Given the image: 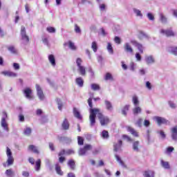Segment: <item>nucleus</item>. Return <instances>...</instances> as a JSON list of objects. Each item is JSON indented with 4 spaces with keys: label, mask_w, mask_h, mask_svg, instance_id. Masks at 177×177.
<instances>
[{
    "label": "nucleus",
    "mask_w": 177,
    "mask_h": 177,
    "mask_svg": "<svg viewBox=\"0 0 177 177\" xmlns=\"http://www.w3.org/2000/svg\"><path fill=\"white\" fill-rule=\"evenodd\" d=\"M57 103L58 105L59 110L62 111V108L63 107V103L62 102V100L60 99L57 98Z\"/></svg>",
    "instance_id": "37998d69"
},
{
    "label": "nucleus",
    "mask_w": 177,
    "mask_h": 177,
    "mask_svg": "<svg viewBox=\"0 0 177 177\" xmlns=\"http://www.w3.org/2000/svg\"><path fill=\"white\" fill-rule=\"evenodd\" d=\"M171 138L173 140H177V126L171 129Z\"/></svg>",
    "instance_id": "aec40b11"
},
{
    "label": "nucleus",
    "mask_w": 177,
    "mask_h": 177,
    "mask_svg": "<svg viewBox=\"0 0 177 177\" xmlns=\"http://www.w3.org/2000/svg\"><path fill=\"white\" fill-rule=\"evenodd\" d=\"M129 105H126L124 106V108L122 109V113L123 114V115H127V111L129 110Z\"/></svg>",
    "instance_id": "58836bf2"
},
{
    "label": "nucleus",
    "mask_w": 177,
    "mask_h": 177,
    "mask_svg": "<svg viewBox=\"0 0 177 177\" xmlns=\"http://www.w3.org/2000/svg\"><path fill=\"white\" fill-rule=\"evenodd\" d=\"M133 149L134 151H139V141H136L133 143Z\"/></svg>",
    "instance_id": "473e14b6"
},
{
    "label": "nucleus",
    "mask_w": 177,
    "mask_h": 177,
    "mask_svg": "<svg viewBox=\"0 0 177 177\" xmlns=\"http://www.w3.org/2000/svg\"><path fill=\"white\" fill-rule=\"evenodd\" d=\"M131 42L133 45H134V46H136V48H138V49L140 53H143V49H144L143 45L140 44L136 40H131Z\"/></svg>",
    "instance_id": "f8f14e48"
},
{
    "label": "nucleus",
    "mask_w": 177,
    "mask_h": 177,
    "mask_svg": "<svg viewBox=\"0 0 177 177\" xmlns=\"http://www.w3.org/2000/svg\"><path fill=\"white\" fill-rule=\"evenodd\" d=\"M42 41L45 45H47L48 46H49V41H48V38L44 37L43 38Z\"/></svg>",
    "instance_id": "774afa93"
},
{
    "label": "nucleus",
    "mask_w": 177,
    "mask_h": 177,
    "mask_svg": "<svg viewBox=\"0 0 177 177\" xmlns=\"http://www.w3.org/2000/svg\"><path fill=\"white\" fill-rule=\"evenodd\" d=\"M142 122H143V119L139 118L136 122V124L138 125V127H139L140 128V127H142Z\"/></svg>",
    "instance_id": "603ef678"
},
{
    "label": "nucleus",
    "mask_w": 177,
    "mask_h": 177,
    "mask_svg": "<svg viewBox=\"0 0 177 177\" xmlns=\"http://www.w3.org/2000/svg\"><path fill=\"white\" fill-rule=\"evenodd\" d=\"M97 117H98V119L100 120V122L102 127H104V125H107V124H109L110 122V119L109 118V117L103 115V113H102V112H100V109H99V113H98Z\"/></svg>",
    "instance_id": "7ed1b4c3"
},
{
    "label": "nucleus",
    "mask_w": 177,
    "mask_h": 177,
    "mask_svg": "<svg viewBox=\"0 0 177 177\" xmlns=\"http://www.w3.org/2000/svg\"><path fill=\"white\" fill-rule=\"evenodd\" d=\"M55 171L57 174V175H59L60 176H63L64 172L62 171V167L59 163L55 164Z\"/></svg>",
    "instance_id": "a211bd4d"
},
{
    "label": "nucleus",
    "mask_w": 177,
    "mask_h": 177,
    "mask_svg": "<svg viewBox=\"0 0 177 177\" xmlns=\"http://www.w3.org/2000/svg\"><path fill=\"white\" fill-rule=\"evenodd\" d=\"M135 68H136V64L134 62H131L130 64V70L131 71H135Z\"/></svg>",
    "instance_id": "8fccbe9b"
},
{
    "label": "nucleus",
    "mask_w": 177,
    "mask_h": 177,
    "mask_svg": "<svg viewBox=\"0 0 177 177\" xmlns=\"http://www.w3.org/2000/svg\"><path fill=\"white\" fill-rule=\"evenodd\" d=\"M157 133H159L160 136H161L162 139H165L167 138V136L165 135V133L162 130L158 131Z\"/></svg>",
    "instance_id": "a18cd8bd"
},
{
    "label": "nucleus",
    "mask_w": 177,
    "mask_h": 177,
    "mask_svg": "<svg viewBox=\"0 0 177 177\" xmlns=\"http://www.w3.org/2000/svg\"><path fill=\"white\" fill-rule=\"evenodd\" d=\"M75 31L77 34H81V28L77 24L75 25Z\"/></svg>",
    "instance_id": "09e8293b"
},
{
    "label": "nucleus",
    "mask_w": 177,
    "mask_h": 177,
    "mask_svg": "<svg viewBox=\"0 0 177 177\" xmlns=\"http://www.w3.org/2000/svg\"><path fill=\"white\" fill-rule=\"evenodd\" d=\"M154 120H156V122L158 123V125L167 124L168 122V120H167L165 118L159 116H156L154 118Z\"/></svg>",
    "instance_id": "ddd939ff"
},
{
    "label": "nucleus",
    "mask_w": 177,
    "mask_h": 177,
    "mask_svg": "<svg viewBox=\"0 0 177 177\" xmlns=\"http://www.w3.org/2000/svg\"><path fill=\"white\" fill-rule=\"evenodd\" d=\"M92 150V145H86L83 148H80L79 150V156H85L86 154V151Z\"/></svg>",
    "instance_id": "423d86ee"
},
{
    "label": "nucleus",
    "mask_w": 177,
    "mask_h": 177,
    "mask_svg": "<svg viewBox=\"0 0 177 177\" xmlns=\"http://www.w3.org/2000/svg\"><path fill=\"white\" fill-rule=\"evenodd\" d=\"M167 50L170 53H172V55L177 56V47H169Z\"/></svg>",
    "instance_id": "cd10ccee"
},
{
    "label": "nucleus",
    "mask_w": 177,
    "mask_h": 177,
    "mask_svg": "<svg viewBox=\"0 0 177 177\" xmlns=\"http://www.w3.org/2000/svg\"><path fill=\"white\" fill-rule=\"evenodd\" d=\"M62 127L63 129L65 131H67L70 128V123L68 122V120L67 119H64V122H62Z\"/></svg>",
    "instance_id": "6ab92c4d"
},
{
    "label": "nucleus",
    "mask_w": 177,
    "mask_h": 177,
    "mask_svg": "<svg viewBox=\"0 0 177 177\" xmlns=\"http://www.w3.org/2000/svg\"><path fill=\"white\" fill-rule=\"evenodd\" d=\"M6 154H7V164L8 166L13 165V162H15V158H13V156L12 153V151L9 147H7L6 148Z\"/></svg>",
    "instance_id": "39448f33"
},
{
    "label": "nucleus",
    "mask_w": 177,
    "mask_h": 177,
    "mask_svg": "<svg viewBox=\"0 0 177 177\" xmlns=\"http://www.w3.org/2000/svg\"><path fill=\"white\" fill-rule=\"evenodd\" d=\"M28 150L29 151H32V153H35V154H39V151L38 150V147H37L35 145H29Z\"/></svg>",
    "instance_id": "dca6fc26"
},
{
    "label": "nucleus",
    "mask_w": 177,
    "mask_h": 177,
    "mask_svg": "<svg viewBox=\"0 0 177 177\" xmlns=\"http://www.w3.org/2000/svg\"><path fill=\"white\" fill-rule=\"evenodd\" d=\"M12 174H13V171H12V169H7L6 171V174L7 176H12Z\"/></svg>",
    "instance_id": "13d9d810"
},
{
    "label": "nucleus",
    "mask_w": 177,
    "mask_h": 177,
    "mask_svg": "<svg viewBox=\"0 0 177 177\" xmlns=\"http://www.w3.org/2000/svg\"><path fill=\"white\" fill-rule=\"evenodd\" d=\"M88 106L91 109H93V104H92V98H88Z\"/></svg>",
    "instance_id": "0e129e2a"
},
{
    "label": "nucleus",
    "mask_w": 177,
    "mask_h": 177,
    "mask_svg": "<svg viewBox=\"0 0 177 177\" xmlns=\"http://www.w3.org/2000/svg\"><path fill=\"white\" fill-rule=\"evenodd\" d=\"M161 165L165 169H169V163L164 160H161Z\"/></svg>",
    "instance_id": "72a5a7b5"
},
{
    "label": "nucleus",
    "mask_w": 177,
    "mask_h": 177,
    "mask_svg": "<svg viewBox=\"0 0 177 177\" xmlns=\"http://www.w3.org/2000/svg\"><path fill=\"white\" fill-rule=\"evenodd\" d=\"M77 143L80 146H82L84 145V138L81 136H77Z\"/></svg>",
    "instance_id": "c03bdc74"
},
{
    "label": "nucleus",
    "mask_w": 177,
    "mask_h": 177,
    "mask_svg": "<svg viewBox=\"0 0 177 177\" xmlns=\"http://www.w3.org/2000/svg\"><path fill=\"white\" fill-rule=\"evenodd\" d=\"M136 58L137 62H141L142 60V56L140 55V54L139 53H136Z\"/></svg>",
    "instance_id": "864d4df0"
},
{
    "label": "nucleus",
    "mask_w": 177,
    "mask_h": 177,
    "mask_svg": "<svg viewBox=\"0 0 177 177\" xmlns=\"http://www.w3.org/2000/svg\"><path fill=\"white\" fill-rule=\"evenodd\" d=\"M35 169L37 172L41 171V159H38L35 162Z\"/></svg>",
    "instance_id": "a878e982"
},
{
    "label": "nucleus",
    "mask_w": 177,
    "mask_h": 177,
    "mask_svg": "<svg viewBox=\"0 0 177 177\" xmlns=\"http://www.w3.org/2000/svg\"><path fill=\"white\" fill-rule=\"evenodd\" d=\"M132 111L133 115H138V114H140V113H142V108H140V106H136L133 109Z\"/></svg>",
    "instance_id": "412c9836"
},
{
    "label": "nucleus",
    "mask_w": 177,
    "mask_h": 177,
    "mask_svg": "<svg viewBox=\"0 0 177 177\" xmlns=\"http://www.w3.org/2000/svg\"><path fill=\"white\" fill-rule=\"evenodd\" d=\"M91 48L93 52H97V44L96 43V41L92 42Z\"/></svg>",
    "instance_id": "79ce46f5"
},
{
    "label": "nucleus",
    "mask_w": 177,
    "mask_h": 177,
    "mask_svg": "<svg viewBox=\"0 0 177 177\" xmlns=\"http://www.w3.org/2000/svg\"><path fill=\"white\" fill-rule=\"evenodd\" d=\"M82 63V59H81V58H77L76 60V64H77V67L82 66V65H81Z\"/></svg>",
    "instance_id": "6e6d98bb"
},
{
    "label": "nucleus",
    "mask_w": 177,
    "mask_h": 177,
    "mask_svg": "<svg viewBox=\"0 0 177 177\" xmlns=\"http://www.w3.org/2000/svg\"><path fill=\"white\" fill-rule=\"evenodd\" d=\"M124 49L127 53H133V48H132V46L131 44H129V43L124 44Z\"/></svg>",
    "instance_id": "2eb2a0df"
},
{
    "label": "nucleus",
    "mask_w": 177,
    "mask_h": 177,
    "mask_svg": "<svg viewBox=\"0 0 177 177\" xmlns=\"http://www.w3.org/2000/svg\"><path fill=\"white\" fill-rule=\"evenodd\" d=\"M78 71L80 72L81 75H85L86 74L85 68L83 66H78Z\"/></svg>",
    "instance_id": "2f4dec72"
},
{
    "label": "nucleus",
    "mask_w": 177,
    "mask_h": 177,
    "mask_svg": "<svg viewBox=\"0 0 177 177\" xmlns=\"http://www.w3.org/2000/svg\"><path fill=\"white\" fill-rule=\"evenodd\" d=\"M133 12L138 16V17H143V14H142V12L140 10H138L136 8H133Z\"/></svg>",
    "instance_id": "e433bc0d"
},
{
    "label": "nucleus",
    "mask_w": 177,
    "mask_h": 177,
    "mask_svg": "<svg viewBox=\"0 0 177 177\" xmlns=\"http://www.w3.org/2000/svg\"><path fill=\"white\" fill-rule=\"evenodd\" d=\"M159 17H160V20L161 23H163L164 24H165V23H167V17H165V15H164V14L162 13H160Z\"/></svg>",
    "instance_id": "7c9ffc66"
},
{
    "label": "nucleus",
    "mask_w": 177,
    "mask_h": 177,
    "mask_svg": "<svg viewBox=\"0 0 177 177\" xmlns=\"http://www.w3.org/2000/svg\"><path fill=\"white\" fill-rule=\"evenodd\" d=\"M127 131L128 132H130L133 136H136V138L139 136V134L136 131V130L131 127H127Z\"/></svg>",
    "instance_id": "5701e85b"
},
{
    "label": "nucleus",
    "mask_w": 177,
    "mask_h": 177,
    "mask_svg": "<svg viewBox=\"0 0 177 177\" xmlns=\"http://www.w3.org/2000/svg\"><path fill=\"white\" fill-rule=\"evenodd\" d=\"M91 86L93 91H100V86L99 84H92Z\"/></svg>",
    "instance_id": "4c0bfd02"
},
{
    "label": "nucleus",
    "mask_w": 177,
    "mask_h": 177,
    "mask_svg": "<svg viewBox=\"0 0 177 177\" xmlns=\"http://www.w3.org/2000/svg\"><path fill=\"white\" fill-rule=\"evenodd\" d=\"M145 86L149 89V91H151V83H150V82H147Z\"/></svg>",
    "instance_id": "052dcab7"
},
{
    "label": "nucleus",
    "mask_w": 177,
    "mask_h": 177,
    "mask_svg": "<svg viewBox=\"0 0 177 177\" xmlns=\"http://www.w3.org/2000/svg\"><path fill=\"white\" fill-rule=\"evenodd\" d=\"M22 176L29 177L30 173L28 171H22Z\"/></svg>",
    "instance_id": "338daca9"
},
{
    "label": "nucleus",
    "mask_w": 177,
    "mask_h": 177,
    "mask_svg": "<svg viewBox=\"0 0 177 177\" xmlns=\"http://www.w3.org/2000/svg\"><path fill=\"white\" fill-rule=\"evenodd\" d=\"M114 41L115 44H121V38H120L118 36L115 37Z\"/></svg>",
    "instance_id": "bf43d9fd"
},
{
    "label": "nucleus",
    "mask_w": 177,
    "mask_h": 177,
    "mask_svg": "<svg viewBox=\"0 0 177 177\" xmlns=\"http://www.w3.org/2000/svg\"><path fill=\"white\" fill-rule=\"evenodd\" d=\"M73 115L77 120H82V115H81V113H80L77 108H73Z\"/></svg>",
    "instance_id": "f3484780"
},
{
    "label": "nucleus",
    "mask_w": 177,
    "mask_h": 177,
    "mask_svg": "<svg viewBox=\"0 0 177 177\" xmlns=\"http://www.w3.org/2000/svg\"><path fill=\"white\" fill-rule=\"evenodd\" d=\"M1 74L3 75H5L6 77H17V73L9 71H4L1 72Z\"/></svg>",
    "instance_id": "9d476101"
},
{
    "label": "nucleus",
    "mask_w": 177,
    "mask_h": 177,
    "mask_svg": "<svg viewBox=\"0 0 177 177\" xmlns=\"http://www.w3.org/2000/svg\"><path fill=\"white\" fill-rule=\"evenodd\" d=\"M115 157L118 161V163L120 164V165L123 167V168H127V165H125V163L124 162V161H122L121 160V158H120V156L118 154H115Z\"/></svg>",
    "instance_id": "393cba45"
},
{
    "label": "nucleus",
    "mask_w": 177,
    "mask_h": 177,
    "mask_svg": "<svg viewBox=\"0 0 177 177\" xmlns=\"http://www.w3.org/2000/svg\"><path fill=\"white\" fill-rule=\"evenodd\" d=\"M113 78V76L110 73H106L105 76V80H111Z\"/></svg>",
    "instance_id": "69168bd1"
},
{
    "label": "nucleus",
    "mask_w": 177,
    "mask_h": 177,
    "mask_svg": "<svg viewBox=\"0 0 177 177\" xmlns=\"http://www.w3.org/2000/svg\"><path fill=\"white\" fill-rule=\"evenodd\" d=\"M133 104H134L135 106L139 105V99L138 98V96L134 95V96L133 97Z\"/></svg>",
    "instance_id": "ea45409f"
},
{
    "label": "nucleus",
    "mask_w": 177,
    "mask_h": 177,
    "mask_svg": "<svg viewBox=\"0 0 177 177\" xmlns=\"http://www.w3.org/2000/svg\"><path fill=\"white\" fill-rule=\"evenodd\" d=\"M68 167H70L71 169H73V171L75 169V161H74V160H69L68 162Z\"/></svg>",
    "instance_id": "bb28decb"
},
{
    "label": "nucleus",
    "mask_w": 177,
    "mask_h": 177,
    "mask_svg": "<svg viewBox=\"0 0 177 177\" xmlns=\"http://www.w3.org/2000/svg\"><path fill=\"white\" fill-rule=\"evenodd\" d=\"M69 48L70 49H72V50H75V49H77L75 45H74V43L71 41H69Z\"/></svg>",
    "instance_id": "3c124183"
},
{
    "label": "nucleus",
    "mask_w": 177,
    "mask_h": 177,
    "mask_svg": "<svg viewBox=\"0 0 177 177\" xmlns=\"http://www.w3.org/2000/svg\"><path fill=\"white\" fill-rule=\"evenodd\" d=\"M121 147H122V140H119L117 142L113 143L114 151H121Z\"/></svg>",
    "instance_id": "1a4fd4ad"
},
{
    "label": "nucleus",
    "mask_w": 177,
    "mask_h": 177,
    "mask_svg": "<svg viewBox=\"0 0 177 177\" xmlns=\"http://www.w3.org/2000/svg\"><path fill=\"white\" fill-rule=\"evenodd\" d=\"M106 49L109 51V53H110L111 55H113V53H114V50H113V46H111V43H108Z\"/></svg>",
    "instance_id": "c9c22d12"
},
{
    "label": "nucleus",
    "mask_w": 177,
    "mask_h": 177,
    "mask_svg": "<svg viewBox=\"0 0 177 177\" xmlns=\"http://www.w3.org/2000/svg\"><path fill=\"white\" fill-rule=\"evenodd\" d=\"M102 138H103V139H109V138H110V136L109 135V131L104 130L102 132Z\"/></svg>",
    "instance_id": "f704fd0d"
},
{
    "label": "nucleus",
    "mask_w": 177,
    "mask_h": 177,
    "mask_svg": "<svg viewBox=\"0 0 177 177\" xmlns=\"http://www.w3.org/2000/svg\"><path fill=\"white\" fill-rule=\"evenodd\" d=\"M144 125L147 128L148 127H150V120H145L144 121Z\"/></svg>",
    "instance_id": "e2e57ef3"
},
{
    "label": "nucleus",
    "mask_w": 177,
    "mask_h": 177,
    "mask_svg": "<svg viewBox=\"0 0 177 177\" xmlns=\"http://www.w3.org/2000/svg\"><path fill=\"white\" fill-rule=\"evenodd\" d=\"M24 135H26V136H30L31 135V128L27 127L24 131Z\"/></svg>",
    "instance_id": "a19ab883"
},
{
    "label": "nucleus",
    "mask_w": 177,
    "mask_h": 177,
    "mask_svg": "<svg viewBox=\"0 0 177 177\" xmlns=\"http://www.w3.org/2000/svg\"><path fill=\"white\" fill-rule=\"evenodd\" d=\"M8 50L11 52V53H16V48L13 46H10L8 48Z\"/></svg>",
    "instance_id": "de8ad7c7"
},
{
    "label": "nucleus",
    "mask_w": 177,
    "mask_h": 177,
    "mask_svg": "<svg viewBox=\"0 0 177 177\" xmlns=\"http://www.w3.org/2000/svg\"><path fill=\"white\" fill-rule=\"evenodd\" d=\"M76 84L78 86L82 88V86H84V80H82V77L76 78Z\"/></svg>",
    "instance_id": "c85d7f7f"
},
{
    "label": "nucleus",
    "mask_w": 177,
    "mask_h": 177,
    "mask_svg": "<svg viewBox=\"0 0 177 177\" xmlns=\"http://www.w3.org/2000/svg\"><path fill=\"white\" fill-rule=\"evenodd\" d=\"M168 104L171 109H176V104H175L173 101H169Z\"/></svg>",
    "instance_id": "49530a36"
},
{
    "label": "nucleus",
    "mask_w": 177,
    "mask_h": 177,
    "mask_svg": "<svg viewBox=\"0 0 177 177\" xmlns=\"http://www.w3.org/2000/svg\"><path fill=\"white\" fill-rule=\"evenodd\" d=\"M48 60H49L50 64L53 66V67H55V66H56V59H55V55H49Z\"/></svg>",
    "instance_id": "4be33fe9"
},
{
    "label": "nucleus",
    "mask_w": 177,
    "mask_h": 177,
    "mask_svg": "<svg viewBox=\"0 0 177 177\" xmlns=\"http://www.w3.org/2000/svg\"><path fill=\"white\" fill-rule=\"evenodd\" d=\"M147 17L149 20H154V15H153V14H151V12L147 14Z\"/></svg>",
    "instance_id": "680f3d73"
},
{
    "label": "nucleus",
    "mask_w": 177,
    "mask_h": 177,
    "mask_svg": "<svg viewBox=\"0 0 177 177\" xmlns=\"http://www.w3.org/2000/svg\"><path fill=\"white\" fill-rule=\"evenodd\" d=\"M96 115H99V109H90V125L91 127H95L96 124Z\"/></svg>",
    "instance_id": "f257e3e1"
},
{
    "label": "nucleus",
    "mask_w": 177,
    "mask_h": 177,
    "mask_svg": "<svg viewBox=\"0 0 177 177\" xmlns=\"http://www.w3.org/2000/svg\"><path fill=\"white\" fill-rule=\"evenodd\" d=\"M145 177H154V171L151 170L146 171L144 174Z\"/></svg>",
    "instance_id": "c756f323"
},
{
    "label": "nucleus",
    "mask_w": 177,
    "mask_h": 177,
    "mask_svg": "<svg viewBox=\"0 0 177 177\" xmlns=\"http://www.w3.org/2000/svg\"><path fill=\"white\" fill-rule=\"evenodd\" d=\"M21 36L24 45H27L30 41V38L27 36L26 28L24 26H21Z\"/></svg>",
    "instance_id": "20e7f679"
},
{
    "label": "nucleus",
    "mask_w": 177,
    "mask_h": 177,
    "mask_svg": "<svg viewBox=\"0 0 177 177\" xmlns=\"http://www.w3.org/2000/svg\"><path fill=\"white\" fill-rule=\"evenodd\" d=\"M6 118H8V113L4 111L3 112V117L1 121V127L3 128V131L9 132V124L6 122Z\"/></svg>",
    "instance_id": "f03ea898"
},
{
    "label": "nucleus",
    "mask_w": 177,
    "mask_h": 177,
    "mask_svg": "<svg viewBox=\"0 0 177 177\" xmlns=\"http://www.w3.org/2000/svg\"><path fill=\"white\" fill-rule=\"evenodd\" d=\"M104 103H105L106 110H108L109 111H111L113 110V104H111V102L106 100L104 101Z\"/></svg>",
    "instance_id": "b1692460"
},
{
    "label": "nucleus",
    "mask_w": 177,
    "mask_h": 177,
    "mask_svg": "<svg viewBox=\"0 0 177 177\" xmlns=\"http://www.w3.org/2000/svg\"><path fill=\"white\" fill-rule=\"evenodd\" d=\"M47 31L48 32H56V29H55V28H53V27H48Z\"/></svg>",
    "instance_id": "5fc2aeb1"
},
{
    "label": "nucleus",
    "mask_w": 177,
    "mask_h": 177,
    "mask_svg": "<svg viewBox=\"0 0 177 177\" xmlns=\"http://www.w3.org/2000/svg\"><path fill=\"white\" fill-rule=\"evenodd\" d=\"M24 93L27 99H32V90L30 88H26L24 90Z\"/></svg>",
    "instance_id": "9b49d317"
},
{
    "label": "nucleus",
    "mask_w": 177,
    "mask_h": 177,
    "mask_svg": "<svg viewBox=\"0 0 177 177\" xmlns=\"http://www.w3.org/2000/svg\"><path fill=\"white\" fill-rule=\"evenodd\" d=\"M36 91L39 100H44L45 99V95L44 94V91L39 84H36Z\"/></svg>",
    "instance_id": "0eeeda50"
},
{
    "label": "nucleus",
    "mask_w": 177,
    "mask_h": 177,
    "mask_svg": "<svg viewBox=\"0 0 177 177\" xmlns=\"http://www.w3.org/2000/svg\"><path fill=\"white\" fill-rule=\"evenodd\" d=\"M145 62L147 64H153V63H156V60L154 59V57H153V55L145 56Z\"/></svg>",
    "instance_id": "4468645a"
},
{
    "label": "nucleus",
    "mask_w": 177,
    "mask_h": 177,
    "mask_svg": "<svg viewBox=\"0 0 177 177\" xmlns=\"http://www.w3.org/2000/svg\"><path fill=\"white\" fill-rule=\"evenodd\" d=\"M65 154L70 156V154H74V151L73 149H67L65 151Z\"/></svg>",
    "instance_id": "4d7b16f0"
},
{
    "label": "nucleus",
    "mask_w": 177,
    "mask_h": 177,
    "mask_svg": "<svg viewBox=\"0 0 177 177\" xmlns=\"http://www.w3.org/2000/svg\"><path fill=\"white\" fill-rule=\"evenodd\" d=\"M160 34H163L166 35V37H175V32H173L172 28L164 30L162 29L160 30Z\"/></svg>",
    "instance_id": "6e6552de"
}]
</instances>
